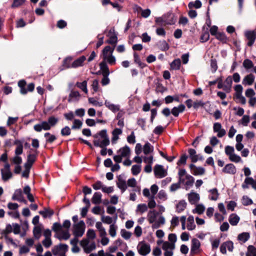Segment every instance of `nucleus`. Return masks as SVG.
<instances>
[{
	"instance_id": "obj_1",
	"label": "nucleus",
	"mask_w": 256,
	"mask_h": 256,
	"mask_svg": "<svg viewBox=\"0 0 256 256\" xmlns=\"http://www.w3.org/2000/svg\"><path fill=\"white\" fill-rule=\"evenodd\" d=\"M100 136L102 140L100 141V140H93L94 145L96 147L102 148L100 154L102 156H105L107 154L106 146L110 144V139L107 134L106 130H102L93 136L95 138H98Z\"/></svg>"
},
{
	"instance_id": "obj_2",
	"label": "nucleus",
	"mask_w": 256,
	"mask_h": 256,
	"mask_svg": "<svg viewBox=\"0 0 256 256\" xmlns=\"http://www.w3.org/2000/svg\"><path fill=\"white\" fill-rule=\"evenodd\" d=\"M176 18L172 12H168L164 14L162 17L156 19V22H164L167 24L172 25L175 24Z\"/></svg>"
},
{
	"instance_id": "obj_3",
	"label": "nucleus",
	"mask_w": 256,
	"mask_h": 256,
	"mask_svg": "<svg viewBox=\"0 0 256 256\" xmlns=\"http://www.w3.org/2000/svg\"><path fill=\"white\" fill-rule=\"evenodd\" d=\"M86 226L84 222L81 220L78 223L73 225V234L76 237H82L85 230Z\"/></svg>"
},
{
	"instance_id": "obj_4",
	"label": "nucleus",
	"mask_w": 256,
	"mask_h": 256,
	"mask_svg": "<svg viewBox=\"0 0 256 256\" xmlns=\"http://www.w3.org/2000/svg\"><path fill=\"white\" fill-rule=\"evenodd\" d=\"M26 81L24 80H20L18 82V86L20 88V92L22 94H26L28 92H32L34 90L35 86L34 83L29 84L26 89Z\"/></svg>"
},
{
	"instance_id": "obj_5",
	"label": "nucleus",
	"mask_w": 256,
	"mask_h": 256,
	"mask_svg": "<svg viewBox=\"0 0 256 256\" xmlns=\"http://www.w3.org/2000/svg\"><path fill=\"white\" fill-rule=\"evenodd\" d=\"M138 250L140 255L145 256L150 252V246L149 244L142 241L139 242Z\"/></svg>"
},
{
	"instance_id": "obj_6",
	"label": "nucleus",
	"mask_w": 256,
	"mask_h": 256,
	"mask_svg": "<svg viewBox=\"0 0 256 256\" xmlns=\"http://www.w3.org/2000/svg\"><path fill=\"white\" fill-rule=\"evenodd\" d=\"M200 242L196 238H194L192 240L190 256H194L200 252Z\"/></svg>"
},
{
	"instance_id": "obj_7",
	"label": "nucleus",
	"mask_w": 256,
	"mask_h": 256,
	"mask_svg": "<svg viewBox=\"0 0 256 256\" xmlns=\"http://www.w3.org/2000/svg\"><path fill=\"white\" fill-rule=\"evenodd\" d=\"M154 176L158 178H162L167 175V172L162 165L156 164L154 169Z\"/></svg>"
},
{
	"instance_id": "obj_8",
	"label": "nucleus",
	"mask_w": 256,
	"mask_h": 256,
	"mask_svg": "<svg viewBox=\"0 0 256 256\" xmlns=\"http://www.w3.org/2000/svg\"><path fill=\"white\" fill-rule=\"evenodd\" d=\"M245 36L248 40L247 45L252 46L256 39V32L254 30H248L245 32Z\"/></svg>"
},
{
	"instance_id": "obj_9",
	"label": "nucleus",
	"mask_w": 256,
	"mask_h": 256,
	"mask_svg": "<svg viewBox=\"0 0 256 256\" xmlns=\"http://www.w3.org/2000/svg\"><path fill=\"white\" fill-rule=\"evenodd\" d=\"M50 128L47 121H42L40 124H35L34 126V129L37 132H40L42 130H48Z\"/></svg>"
},
{
	"instance_id": "obj_10",
	"label": "nucleus",
	"mask_w": 256,
	"mask_h": 256,
	"mask_svg": "<svg viewBox=\"0 0 256 256\" xmlns=\"http://www.w3.org/2000/svg\"><path fill=\"white\" fill-rule=\"evenodd\" d=\"M14 144L16 146L14 152L16 156H20L23 152V141L20 140H16Z\"/></svg>"
},
{
	"instance_id": "obj_11",
	"label": "nucleus",
	"mask_w": 256,
	"mask_h": 256,
	"mask_svg": "<svg viewBox=\"0 0 256 256\" xmlns=\"http://www.w3.org/2000/svg\"><path fill=\"white\" fill-rule=\"evenodd\" d=\"M222 172L225 174H234L236 172V169L234 164H228L223 168Z\"/></svg>"
},
{
	"instance_id": "obj_12",
	"label": "nucleus",
	"mask_w": 256,
	"mask_h": 256,
	"mask_svg": "<svg viewBox=\"0 0 256 256\" xmlns=\"http://www.w3.org/2000/svg\"><path fill=\"white\" fill-rule=\"evenodd\" d=\"M186 108L183 104H180L178 106L174 107L171 110V113L176 117H178L180 113L182 112Z\"/></svg>"
},
{
	"instance_id": "obj_13",
	"label": "nucleus",
	"mask_w": 256,
	"mask_h": 256,
	"mask_svg": "<svg viewBox=\"0 0 256 256\" xmlns=\"http://www.w3.org/2000/svg\"><path fill=\"white\" fill-rule=\"evenodd\" d=\"M86 60V57L84 56H82L74 60L71 64V66L72 68H76L79 66H82Z\"/></svg>"
},
{
	"instance_id": "obj_14",
	"label": "nucleus",
	"mask_w": 256,
	"mask_h": 256,
	"mask_svg": "<svg viewBox=\"0 0 256 256\" xmlns=\"http://www.w3.org/2000/svg\"><path fill=\"white\" fill-rule=\"evenodd\" d=\"M118 182L116 183L117 186L121 190L122 192H124L127 188V185L124 180H122L121 176H118Z\"/></svg>"
},
{
	"instance_id": "obj_15",
	"label": "nucleus",
	"mask_w": 256,
	"mask_h": 256,
	"mask_svg": "<svg viewBox=\"0 0 256 256\" xmlns=\"http://www.w3.org/2000/svg\"><path fill=\"white\" fill-rule=\"evenodd\" d=\"M188 200L191 204H195L200 200V196L196 192H190L188 194Z\"/></svg>"
},
{
	"instance_id": "obj_16",
	"label": "nucleus",
	"mask_w": 256,
	"mask_h": 256,
	"mask_svg": "<svg viewBox=\"0 0 256 256\" xmlns=\"http://www.w3.org/2000/svg\"><path fill=\"white\" fill-rule=\"evenodd\" d=\"M158 212L155 210H150L148 214V220L150 224H153L156 222V218L158 215Z\"/></svg>"
},
{
	"instance_id": "obj_17",
	"label": "nucleus",
	"mask_w": 256,
	"mask_h": 256,
	"mask_svg": "<svg viewBox=\"0 0 256 256\" xmlns=\"http://www.w3.org/2000/svg\"><path fill=\"white\" fill-rule=\"evenodd\" d=\"M254 80V76L252 74L246 76L242 80V84L244 85H252Z\"/></svg>"
},
{
	"instance_id": "obj_18",
	"label": "nucleus",
	"mask_w": 256,
	"mask_h": 256,
	"mask_svg": "<svg viewBox=\"0 0 256 256\" xmlns=\"http://www.w3.org/2000/svg\"><path fill=\"white\" fill-rule=\"evenodd\" d=\"M100 67L103 76L109 75L110 70L108 67L104 60L100 64Z\"/></svg>"
},
{
	"instance_id": "obj_19",
	"label": "nucleus",
	"mask_w": 256,
	"mask_h": 256,
	"mask_svg": "<svg viewBox=\"0 0 256 256\" xmlns=\"http://www.w3.org/2000/svg\"><path fill=\"white\" fill-rule=\"evenodd\" d=\"M240 217L236 214H232L229 217V222L232 226H236L240 221Z\"/></svg>"
},
{
	"instance_id": "obj_20",
	"label": "nucleus",
	"mask_w": 256,
	"mask_h": 256,
	"mask_svg": "<svg viewBox=\"0 0 256 256\" xmlns=\"http://www.w3.org/2000/svg\"><path fill=\"white\" fill-rule=\"evenodd\" d=\"M122 132V130L118 128H116L113 130L112 132V144L115 143V142L119 138L118 135L121 134Z\"/></svg>"
},
{
	"instance_id": "obj_21",
	"label": "nucleus",
	"mask_w": 256,
	"mask_h": 256,
	"mask_svg": "<svg viewBox=\"0 0 256 256\" xmlns=\"http://www.w3.org/2000/svg\"><path fill=\"white\" fill-rule=\"evenodd\" d=\"M39 214L42 215L44 218L51 217L54 214V211L50 208H44V210L39 212Z\"/></svg>"
},
{
	"instance_id": "obj_22",
	"label": "nucleus",
	"mask_w": 256,
	"mask_h": 256,
	"mask_svg": "<svg viewBox=\"0 0 256 256\" xmlns=\"http://www.w3.org/2000/svg\"><path fill=\"white\" fill-rule=\"evenodd\" d=\"M114 48H111L109 46H107L104 47L102 51V58L104 60H106L108 52H110V54H112Z\"/></svg>"
},
{
	"instance_id": "obj_23",
	"label": "nucleus",
	"mask_w": 256,
	"mask_h": 256,
	"mask_svg": "<svg viewBox=\"0 0 256 256\" xmlns=\"http://www.w3.org/2000/svg\"><path fill=\"white\" fill-rule=\"evenodd\" d=\"M102 194L100 192H96L92 199V202L96 204H100L102 202Z\"/></svg>"
},
{
	"instance_id": "obj_24",
	"label": "nucleus",
	"mask_w": 256,
	"mask_h": 256,
	"mask_svg": "<svg viewBox=\"0 0 256 256\" xmlns=\"http://www.w3.org/2000/svg\"><path fill=\"white\" fill-rule=\"evenodd\" d=\"M121 152L120 155L122 157H127L130 154V148L128 146H125L123 148H120L118 151V152Z\"/></svg>"
},
{
	"instance_id": "obj_25",
	"label": "nucleus",
	"mask_w": 256,
	"mask_h": 256,
	"mask_svg": "<svg viewBox=\"0 0 256 256\" xmlns=\"http://www.w3.org/2000/svg\"><path fill=\"white\" fill-rule=\"evenodd\" d=\"M62 235H55V237L58 239L59 240H68L70 236V234L68 230H62Z\"/></svg>"
},
{
	"instance_id": "obj_26",
	"label": "nucleus",
	"mask_w": 256,
	"mask_h": 256,
	"mask_svg": "<svg viewBox=\"0 0 256 256\" xmlns=\"http://www.w3.org/2000/svg\"><path fill=\"white\" fill-rule=\"evenodd\" d=\"M186 205L187 204L184 200H180L176 206V212L180 213L184 211L186 208Z\"/></svg>"
},
{
	"instance_id": "obj_27",
	"label": "nucleus",
	"mask_w": 256,
	"mask_h": 256,
	"mask_svg": "<svg viewBox=\"0 0 256 256\" xmlns=\"http://www.w3.org/2000/svg\"><path fill=\"white\" fill-rule=\"evenodd\" d=\"M134 62L138 65L141 68H143L146 66V64L140 61V56L136 52L134 53Z\"/></svg>"
},
{
	"instance_id": "obj_28",
	"label": "nucleus",
	"mask_w": 256,
	"mask_h": 256,
	"mask_svg": "<svg viewBox=\"0 0 256 256\" xmlns=\"http://www.w3.org/2000/svg\"><path fill=\"white\" fill-rule=\"evenodd\" d=\"M196 228V225L194 223V218L192 216H190L188 218L187 228L189 230H192Z\"/></svg>"
},
{
	"instance_id": "obj_29",
	"label": "nucleus",
	"mask_w": 256,
	"mask_h": 256,
	"mask_svg": "<svg viewBox=\"0 0 256 256\" xmlns=\"http://www.w3.org/2000/svg\"><path fill=\"white\" fill-rule=\"evenodd\" d=\"M157 45L158 48L162 51H166L170 48L168 44L164 40L158 42Z\"/></svg>"
},
{
	"instance_id": "obj_30",
	"label": "nucleus",
	"mask_w": 256,
	"mask_h": 256,
	"mask_svg": "<svg viewBox=\"0 0 256 256\" xmlns=\"http://www.w3.org/2000/svg\"><path fill=\"white\" fill-rule=\"evenodd\" d=\"M181 65V61L180 59L176 58L170 64V69L174 70H178Z\"/></svg>"
},
{
	"instance_id": "obj_31",
	"label": "nucleus",
	"mask_w": 256,
	"mask_h": 256,
	"mask_svg": "<svg viewBox=\"0 0 256 256\" xmlns=\"http://www.w3.org/2000/svg\"><path fill=\"white\" fill-rule=\"evenodd\" d=\"M80 97V94L78 91L72 90L69 94L68 102H70L74 98L76 100H78Z\"/></svg>"
},
{
	"instance_id": "obj_32",
	"label": "nucleus",
	"mask_w": 256,
	"mask_h": 256,
	"mask_svg": "<svg viewBox=\"0 0 256 256\" xmlns=\"http://www.w3.org/2000/svg\"><path fill=\"white\" fill-rule=\"evenodd\" d=\"M46 138V144H52L54 141L56 140V137L54 134H52L50 132H46L44 134Z\"/></svg>"
},
{
	"instance_id": "obj_33",
	"label": "nucleus",
	"mask_w": 256,
	"mask_h": 256,
	"mask_svg": "<svg viewBox=\"0 0 256 256\" xmlns=\"http://www.w3.org/2000/svg\"><path fill=\"white\" fill-rule=\"evenodd\" d=\"M188 152L189 154L190 158L191 160V162L193 163L197 162V159L196 158V152L194 149L188 148Z\"/></svg>"
},
{
	"instance_id": "obj_34",
	"label": "nucleus",
	"mask_w": 256,
	"mask_h": 256,
	"mask_svg": "<svg viewBox=\"0 0 256 256\" xmlns=\"http://www.w3.org/2000/svg\"><path fill=\"white\" fill-rule=\"evenodd\" d=\"M106 42L112 45H114V48L118 42L117 34L114 33V34L111 36L110 37V38Z\"/></svg>"
},
{
	"instance_id": "obj_35",
	"label": "nucleus",
	"mask_w": 256,
	"mask_h": 256,
	"mask_svg": "<svg viewBox=\"0 0 256 256\" xmlns=\"http://www.w3.org/2000/svg\"><path fill=\"white\" fill-rule=\"evenodd\" d=\"M250 237L248 232H244L238 235V239L243 242H245L249 239Z\"/></svg>"
},
{
	"instance_id": "obj_36",
	"label": "nucleus",
	"mask_w": 256,
	"mask_h": 256,
	"mask_svg": "<svg viewBox=\"0 0 256 256\" xmlns=\"http://www.w3.org/2000/svg\"><path fill=\"white\" fill-rule=\"evenodd\" d=\"M154 150V147L150 143L146 142L144 146V153L145 154H148Z\"/></svg>"
},
{
	"instance_id": "obj_37",
	"label": "nucleus",
	"mask_w": 256,
	"mask_h": 256,
	"mask_svg": "<svg viewBox=\"0 0 256 256\" xmlns=\"http://www.w3.org/2000/svg\"><path fill=\"white\" fill-rule=\"evenodd\" d=\"M2 179L6 182L12 176V174L10 171H6L4 172V170H1Z\"/></svg>"
},
{
	"instance_id": "obj_38",
	"label": "nucleus",
	"mask_w": 256,
	"mask_h": 256,
	"mask_svg": "<svg viewBox=\"0 0 256 256\" xmlns=\"http://www.w3.org/2000/svg\"><path fill=\"white\" fill-rule=\"evenodd\" d=\"M104 104L107 108H108V109L114 112L119 110L120 108L118 106H116L112 104H111L110 102L106 100Z\"/></svg>"
},
{
	"instance_id": "obj_39",
	"label": "nucleus",
	"mask_w": 256,
	"mask_h": 256,
	"mask_svg": "<svg viewBox=\"0 0 256 256\" xmlns=\"http://www.w3.org/2000/svg\"><path fill=\"white\" fill-rule=\"evenodd\" d=\"M216 38L222 43H226L228 41V38L224 32H218L216 36Z\"/></svg>"
},
{
	"instance_id": "obj_40",
	"label": "nucleus",
	"mask_w": 256,
	"mask_h": 256,
	"mask_svg": "<svg viewBox=\"0 0 256 256\" xmlns=\"http://www.w3.org/2000/svg\"><path fill=\"white\" fill-rule=\"evenodd\" d=\"M76 85L78 88H80L85 93H88L87 82L86 80H84L82 82H77Z\"/></svg>"
},
{
	"instance_id": "obj_41",
	"label": "nucleus",
	"mask_w": 256,
	"mask_h": 256,
	"mask_svg": "<svg viewBox=\"0 0 256 256\" xmlns=\"http://www.w3.org/2000/svg\"><path fill=\"white\" fill-rule=\"evenodd\" d=\"M209 192L212 195L209 198L212 200H218L219 196L218 189L214 188L209 190Z\"/></svg>"
},
{
	"instance_id": "obj_42",
	"label": "nucleus",
	"mask_w": 256,
	"mask_h": 256,
	"mask_svg": "<svg viewBox=\"0 0 256 256\" xmlns=\"http://www.w3.org/2000/svg\"><path fill=\"white\" fill-rule=\"evenodd\" d=\"M48 122L50 128L54 126L58 122V119L54 116H50L48 119Z\"/></svg>"
},
{
	"instance_id": "obj_43",
	"label": "nucleus",
	"mask_w": 256,
	"mask_h": 256,
	"mask_svg": "<svg viewBox=\"0 0 256 256\" xmlns=\"http://www.w3.org/2000/svg\"><path fill=\"white\" fill-rule=\"evenodd\" d=\"M243 66L246 69V70H249L252 68H254V64L248 58H246L244 60L242 64Z\"/></svg>"
},
{
	"instance_id": "obj_44",
	"label": "nucleus",
	"mask_w": 256,
	"mask_h": 256,
	"mask_svg": "<svg viewBox=\"0 0 256 256\" xmlns=\"http://www.w3.org/2000/svg\"><path fill=\"white\" fill-rule=\"evenodd\" d=\"M205 210L204 206L202 204H197L196 208L192 210L193 213H197L198 214H203Z\"/></svg>"
},
{
	"instance_id": "obj_45",
	"label": "nucleus",
	"mask_w": 256,
	"mask_h": 256,
	"mask_svg": "<svg viewBox=\"0 0 256 256\" xmlns=\"http://www.w3.org/2000/svg\"><path fill=\"white\" fill-rule=\"evenodd\" d=\"M42 229L39 226H35L33 229V234L34 238L39 239L41 236Z\"/></svg>"
},
{
	"instance_id": "obj_46",
	"label": "nucleus",
	"mask_w": 256,
	"mask_h": 256,
	"mask_svg": "<svg viewBox=\"0 0 256 256\" xmlns=\"http://www.w3.org/2000/svg\"><path fill=\"white\" fill-rule=\"evenodd\" d=\"M131 170L133 175L137 176L141 171V166L134 164L132 166Z\"/></svg>"
},
{
	"instance_id": "obj_47",
	"label": "nucleus",
	"mask_w": 256,
	"mask_h": 256,
	"mask_svg": "<svg viewBox=\"0 0 256 256\" xmlns=\"http://www.w3.org/2000/svg\"><path fill=\"white\" fill-rule=\"evenodd\" d=\"M174 248L175 244H174L170 243L168 242H163L162 248L164 250H167L168 249L174 250Z\"/></svg>"
},
{
	"instance_id": "obj_48",
	"label": "nucleus",
	"mask_w": 256,
	"mask_h": 256,
	"mask_svg": "<svg viewBox=\"0 0 256 256\" xmlns=\"http://www.w3.org/2000/svg\"><path fill=\"white\" fill-rule=\"evenodd\" d=\"M210 68L212 73L216 72L217 70L218 66L217 64V60L216 58H212L210 60Z\"/></svg>"
},
{
	"instance_id": "obj_49",
	"label": "nucleus",
	"mask_w": 256,
	"mask_h": 256,
	"mask_svg": "<svg viewBox=\"0 0 256 256\" xmlns=\"http://www.w3.org/2000/svg\"><path fill=\"white\" fill-rule=\"evenodd\" d=\"M234 90L236 91V93L234 96V98L236 96H239L240 95L242 94L243 88L240 84H237L234 88Z\"/></svg>"
},
{
	"instance_id": "obj_50",
	"label": "nucleus",
	"mask_w": 256,
	"mask_h": 256,
	"mask_svg": "<svg viewBox=\"0 0 256 256\" xmlns=\"http://www.w3.org/2000/svg\"><path fill=\"white\" fill-rule=\"evenodd\" d=\"M82 122L79 120L75 119L72 126V130L80 129L82 126Z\"/></svg>"
},
{
	"instance_id": "obj_51",
	"label": "nucleus",
	"mask_w": 256,
	"mask_h": 256,
	"mask_svg": "<svg viewBox=\"0 0 256 256\" xmlns=\"http://www.w3.org/2000/svg\"><path fill=\"white\" fill-rule=\"evenodd\" d=\"M188 156L186 154H182L180 158V160L177 162V164L178 166L180 165H184L186 164V160L188 158Z\"/></svg>"
},
{
	"instance_id": "obj_52",
	"label": "nucleus",
	"mask_w": 256,
	"mask_h": 256,
	"mask_svg": "<svg viewBox=\"0 0 256 256\" xmlns=\"http://www.w3.org/2000/svg\"><path fill=\"white\" fill-rule=\"evenodd\" d=\"M204 173L205 169L201 166L197 167L192 172V174L194 176L202 175Z\"/></svg>"
},
{
	"instance_id": "obj_53",
	"label": "nucleus",
	"mask_w": 256,
	"mask_h": 256,
	"mask_svg": "<svg viewBox=\"0 0 256 256\" xmlns=\"http://www.w3.org/2000/svg\"><path fill=\"white\" fill-rule=\"evenodd\" d=\"M72 60V57H67L63 61V66L66 68H72L71 62Z\"/></svg>"
},
{
	"instance_id": "obj_54",
	"label": "nucleus",
	"mask_w": 256,
	"mask_h": 256,
	"mask_svg": "<svg viewBox=\"0 0 256 256\" xmlns=\"http://www.w3.org/2000/svg\"><path fill=\"white\" fill-rule=\"evenodd\" d=\"M22 193L21 189H17L15 190L14 194L12 196V200H16L20 197H22Z\"/></svg>"
},
{
	"instance_id": "obj_55",
	"label": "nucleus",
	"mask_w": 256,
	"mask_h": 256,
	"mask_svg": "<svg viewBox=\"0 0 256 256\" xmlns=\"http://www.w3.org/2000/svg\"><path fill=\"white\" fill-rule=\"evenodd\" d=\"M71 134L70 128L68 126H66L61 130L60 134L62 136H68Z\"/></svg>"
},
{
	"instance_id": "obj_56",
	"label": "nucleus",
	"mask_w": 256,
	"mask_h": 256,
	"mask_svg": "<svg viewBox=\"0 0 256 256\" xmlns=\"http://www.w3.org/2000/svg\"><path fill=\"white\" fill-rule=\"evenodd\" d=\"M242 203L243 205L246 206L252 204L253 203V202L252 199L249 198L248 196H244L242 197Z\"/></svg>"
},
{
	"instance_id": "obj_57",
	"label": "nucleus",
	"mask_w": 256,
	"mask_h": 256,
	"mask_svg": "<svg viewBox=\"0 0 256 256\" xmlns=\"http://www.w3.org/2000/svg\"><path fill=\"white\" fill-rule=\"evenodd\" d=\"M120 233L122 237L126 240L129 239L132 236L130 232H128L124 229H122L120 231Z\"/></svg>"
},
{
	"instance_id": "obj_58",
	"label": "nucleus",
	"mask_w": 256,
	"mask_h": 256,
	"mask_svg": "<svg viewBox=\"0 0 256 256\" xmlns=\"http://www.w3.org/2000/svg\"><path fill=\"white\" fill-rule=\"evenodd\" d=\"M36 155L35 154H29L27 156L26 162L28 163L31 164H33L36 160Z\"/></svg>"
},
{
	"instance_id": "obj_59",
	"label": "nucleus",
	"mask_w": 256,
	"mask_h": 256,
	"mask_svg": "<svg viewBox=\"0 0 256 256\" xmlns=\"http://www.w3.org/2000/svg\"><path fill=\"white\" fill-rule=\"evenodd\" d=\"M52 230L56 232L62 230V226L59 222H54L52 226Z\"/></svg>"
},
{
	"instance_id": "obj_60",
	"label": "nucleus",
	"mask_w": 256,
	"mask_h": 256,
	"mask_svg": "<svg viewBox=\"0 0 256 256\" xmlns=\"http://www.w3.org/2000/svg\"><path fill=\"white\" fill-rule=\"evenodd\" d=\"M146 120L144 118H139L137 120V124L140 126L143 130H146Z\"/></svg>"
},
{
	"instance_id": "obj_61",
	"label": "nucleus",
	"mask_w": 256,
	"mask_h": 256,
	"mask_svg": "<svg viewBox=\"0 0 256 256\" xmlns=\"http://www.w3.org/2000/svg\"><path fill=\"white\" fill-rule=\"evenodd\" d=\"M229 159L231 162H238L241 160V158L234 154H233L232 156H230Z\"/></svg>"
},
{
	"instance_id": "obj_62",
	"label": "nucleus",
	"mask_w": 256,
	"mask_h": 256,
	"mask_svg": "<svg viewBox=\"0 0 256 256\" xmlns=\"http://www.w3.org/2000/svg\"><path fill=\"white\" fill-rule=\"evenodd\" d=\"M234 151V147L230 146H227L225 147V152L229 157L232 156Z\"/></svg>"
},
{
	"instance_id": "obj_63",
	"label": "nucleus",
	"mask_w": 256,
	"mask_h": 256,
	"mask_svg": "<svg viewBox=\"0 0 256 256\" xmlns=\"http://www.w3.org/2000/svg\"><path fill=\"white\" fill-rule=\"evenodd\" d=\"M186 178L187 181L186 182V184L188 186H192L194 182V178L190 175L187 174L186 176Z\"/></svg>"
},
{
	"instance_id": "obj_64",
	"label": "nucleus",
	"mask_w": 256,
	"mask_h": 256,
	"mask_svg": "<svg viewBox=\"0 0 256 256\" xmlns=\"http://www.w3.org/2000/svg\"><path fill=\"white\" fill-rule=\"evenodd\" d=\"M148 210V206L146 204H139L137 206V210L141 213H144Z\"/></svg>"
}]
</instances>
